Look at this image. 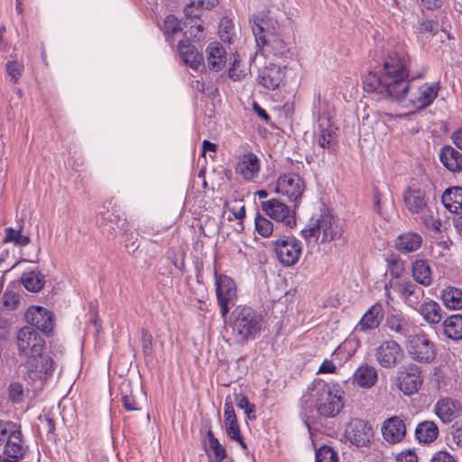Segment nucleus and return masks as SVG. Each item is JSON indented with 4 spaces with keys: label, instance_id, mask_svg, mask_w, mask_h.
I'll return each instance as SVG.
<instances>
[{
    "label": "nucleus",
    "instance_id": "1",
    "mask_svg": "<svg viewBox=\"0 0 462 462\" xmlns=\"http://www.w3.org/2000/svg\"><path fill=\"white\" fill-rule=\"evenodd\" d=\"M410 58L402 50L389 51L383 57L382 72H369L363 80L364 89L366 92L377 93L383 97L393 101L402 102L410 89L411 81L407 70Z\"/></svg>",
    "mask_w": 462,
    "mask_h": 462
},
{
    "label": "nucleus",
    "instance_id": "2",
    "mask_svg": "<svg viewBox=\"0 0 462 462\" xmlns=\"http://www.w3.org/2000/svg\"><path fill=\"white\" fill-rule=\"evenodd\" d=\"M262 322L263 316L245 305L236 306L229 317V327L239 344L255 339L261 331Z\"/></svg>",
    "mask_w": 462,
    "mask_h": 462
},
{
    "label": "nucleus",
    "instance_id": "3",
    "mask_svg": "<svg viewBox=\"0 0 462 462\" xmlns=\"http://www.w3.org/2000/svg\"><path fill=\"white\" fill-rule=\"evenodd\" d=\"M252 31L256 44L262 49L263 55L283 57L287 53L288 49L284 41L266 14H261L254 17Z\"/></svg>",
    "mask_w": 462,
    "mask_h": 462
},
{
    "label": "nucleus",
    "instance_id": "4",
    "mask_svg": "<svg viewBox=\"0 0 462 462\" xmlns=\"http://www.w3.org/2000/svg\"><path fill=\"white\" fill-rule=\"evenodd\" d=\"M312 393L317 412L322 417L335 418L344 408L345 393L337 383L317 380Z\"/></svg>",
    "mask_w": 462,
    "mask_h": 462
},
{
    "label": "nucleus",
    "instance_id": "5",
    "mask_svg": "<svg viewBox=\"0 0 462 462\" xmlns=\"http://www.w3.org/2000/svg\"><path fill=\"white\" fill-rule=\"evenodd\" d=\"M322 233L321 243L333 241L341 237L343 227L338 217L328 211L321 213L318 217H312L305 228L302 236L308 241H316Z\"/></svg>",
    "mask_w": 462,
    "mask_h": 462
},
{
    "label": "nucleus",
    "instance_id": "6",
    "mask_svg": "<svg viewBox=\"0 0 462 462\" xmlns=\"http://www.w3.org/2000/svg\"><path fill=\"white\" fill-rule=\"evenodd\" d=\"M55 369L54 358L50 354L41 353L27 358L23 364V378L29 384L38 383L42 387L52 377Z\"/></svg>",
    "mask_w": 462,
    "mask_h": 462
},
{
    "label": "nucleus",
    "instance_id": "7",
    "mask_svg": "<svg viewBox=\"0 0 462 462\" xmlns=\"http://www.w3.org/2000/svg\"><path fill=\"white\" fill-rule=\"evenodd\" d=\"M214 278L217 304L220 308L221 317L225 319L234 306L237 298L236 286L232 278L226 274L218 273L214 267Z\"/></svg>",
    "mask_w": 462,
    "mask_h": 462
},
{
    "label": "nucleus",
    "instance_id": "8",
    "mask_svg": "<svg viewBox=\"0 0 462 462\" xmlns=\"http://www.w3.org/2000/svg\"><path fill=\"white\" fill-rule=\"evenodd\" d=\"M274 251L279 262L287 267L295 265L301 255V243L294 236H282L274 243Z\"/></svg>",
    "mask_w": 462,
    "mask_h": 462
},
{
    "label": "nucleus",
    "instance_id": "9",
    "mask_svg": "<svg viewBox=\"0 0 462 462\" xmlns=\"http://www.w3.org/2000/svg\"><path fill=\"white\" fill-rule=\"evenodd\" d=\"M19 355L27 356H39L45 346V340L32 327L22 328L16 337Z\"/></svg>",
    "mask_w": 462,
    "mask_h": 462
},
{
    "label": "nucleus",
    "instance_id": "10",
    "mask_svg": "<svg viewBox=\"0 0 462 462\" xmlns=\"http://www.w3.org/2000/svg\"><path fill=\"white\" fill-rule=\"evenodd\" d=\"M423 382L420 368L410 363L401 366L396 375V386L405 395H411L417 393Z\"/></svg>",
    "mask_w": 462,
    "mask_h": 462
},
{
    "label": "nucleus",
    "instance_id": "11",
    "mask_svg": "<svg viewBox=\"0 0 462 462\" xmlns=\"http://www.w3.org/2000/svg\"><path fill=\"white\" fill-rule=\"evenodd\" d=\"M407 350L410 356L420 363H430L436 357V347L425 334L411 335Z\"/></svg>",
    "mask_w": 462,
    "mask_h": 462
},
{
    "label": "nucleus",
    "instance_id": "12",
    "mask_svg": "<svg viewBox=\"0 0 462 462\" xmlns=\"http://www.w3.org/2000/svg\"><path fill=\"white\" fill-rule=\"evenodd\" d=\"M261 208L273 220L283 224L289 228L296 226V217L289 207L277 199L261 202Z\"/></svg>",
    "mask_w": 462,
    "mask_h": 462
},
{
    "label": "nucleus",
    "instance_id": "13",
    "mask_svg": "<svg viewBox=\"0 0 462 462\" xmlns=\"http://www.w3.org/2000/svg\"><path fill=\"white\" fill-rule=\"evenodd\" d=\"M403 357V349L393 339L383 341L375 351L376 361L383 368L395 367Z\"/></svg>",
    "mask_w": 462,
    "mask_h": 462
},
{
    "label": "nucleus",
    "instance_id": "14",
    "mask_svg": "<svg viewBox=\"0 0 462 462\" xmlns=\"http://www.w3.org/2000/svg\"><path fill=\"white\" fill-rule=\"evenodd\" d=\"M346 437L357 447H366L374 436L372 426L362 419H353L346 425Z\"/></svg>",
    "mask_w": 462,
    "mask_h": 462
},
{
    "label": "nucleus",
    "instance_id": "15",
    "mask_svg": "<svg viewBox=\"0 0 462 462\" xmlns=\"http://www.w3.org/2000/svg\"><path fill=\"white\" fill-rule=\"evenodd\" d=\"M394 289L402 301L414 310L418 309L425 295L424 290L409 279L397 282Z\"/></svg>",
    "mask_w": 462,
    "mask_h": 462
},
{
    "label": "nucleus",
    "instance_id": "16",
    "mask_svg": "<svg viewBox=\"0 0 462 462\" xmlns=\"http://www.w3.org/2000/svg\"><path fill=\"white\" fill-rule=\"evenodd\" d=\"M26 321L45 335L51 333L54 326L53 313L42 306H31L25 313Z\"/></svg>",
    "mask_w": 462,
    "mask_h": 462
},
{
    "label": "nucleus",
    "instance_id": "17",
    "mask_svg": "<svg viewBox=\"0 0 462 462\" xmlns=\"http://www.w3.org/2000/svg\"><path fill=\"white\" fill-rule=\"evenodd\" d=\"M5 440V454L19 462L23 459L28 451V446L24 444L23 436L21 430V427L14 423V427L10 429Z\"/></svg>",
    "mask_w": 462,
    "mask_h": 462
},
{
    "label": "nucleus",
    "instance_id": "18",
    "mask_svg": "<svg viewBox=\"0 0 462 462\" xmlns=\"http://www.w3.org/2000/svg\"><path fill=\"white\" fill-rule=\"evenodd\" d=\"M382 435L383 439L390 444L401 443L406 436L407 425L402 416L393 415L383 422Z\"/></svg>",
    "mask_w": 462,
    "mask_h": 462
},
{
    "label": "nucleus",
    "instance_id": "19",
    "mask_svg": "<svg viewBox=\"0 0 462 462\" xmlns=\"http://www.w3.org/2000/svg\"><path fill=\"white\" fill-rule=\"evenodd\" d=\"M303 189L304 182L298 174H284L277 180L275 192L295 201L301 197Z\"/></svg>",
    "mask_w": 462,
    "mask_h": 462
},
{
    "label": "nucleus",
    "instance_id": "20",
    "mask_svg": "<svg viewBox=\"0 0 462 462\" xmlns=\"http://www.w3.org/2000/svg\"><path fill=\"white\" fill-rule=\"evenodd\" d=\"M384 326L393 333L396 334L397 338L409 337L412 329V325L409 318L401 310H393L387 313Z\"/></svg>",
    "mask_w": 462,
    "mask_h": 462
},
{
    "label": "nucleus",
    "instance_id": "21",
    "mask_svg": "<svg viewBox=\"0 0 462 462\" xmlns=\"http://www.w3.org/2000/svg\"><path fill=\"white\" fill-rule=\"evenodd\" d=\"M383 307L380 302L373 304L362 316L356 327V331L369 332L379 328L383 320Z\"/></svg>",
    "mask_w": 462,
    "mask_h": 462
},
{
    "label": "nucleus",
    "instance_id": "22",
    "mask_svg": "<svg viewBox=\"0 0 462 462\" xmlns=\"http://www.w3.org/2000/svg\"><path fill=\"white\" fill-rule=\"evenodd\" d=\"M285 69L270 63L260 70L258 83L267 89L274 90L284 81Z\"/></svg>",
    "mask_w": 462,
    "mask_h": 462
},
{
    "label": "nucleus",
    "instance_id": "23",
    "mask_svg": "<svg viewBox=\"0 0 462 462\" xmlns=\"http://www.w3.org/2000/svg\"><path fill=\"white\" fill-rule=\"evenodd\" d=\"M224 421L227 436L231 439L238 441L243 448H246V444L243 440L240 428L237 423L234 405L229 397L226 399L224 404Z\"/></svg>",
    "mask_w": 462,
    "mask_h": 462
},
{
    "label": "nucleus",
    "instance_id": "24",
    "mask_svg": "<svg viewBox=\"0 0 462 462\" xmlns=\"http://www.w3.org/2000/svg\"><path fill=\"white\" fill-rule=\"evenodd\" d=\"M461 410V402L452 398H441L434 406L436 415L443 423L453 421L460 415Z\"/></svg>",
    "mask_w": 462,
    "mask_h": 462
},
{
    "label": "nucleus",
    "instance_id": "25",
    "mask_svg": "<svg viewBox=\"0 0 462 462\" xmlns=\"http://www.w3.org/2000/svg\"><path fill=\"white\" fill-rule=\"evenodd\" d=\"M188 32L183 33L185 39L178 42V52L181 60L190 68L198 69L203 64V55L189 42L187 38Z\"/></svg>",
    "mask_w": 462,
    "mask_h": 462
},
{
    "label": "nucleus",
    "instance_id": "26",
    "mask_svg": "<svg viewBox=\"0 0 462 462\" xmlns=\"http://www.w3.org/2000/svg\"><path fill=\"white\" fill-rule=\"evenodd\" d=\"M260 168L259 158L254 152H249L240 157L236 166V172L245 180H251L258 176Z\"/></svg>",
    "mask_w": 462,
    "mask_h": 462
},
{
    "label": "nucleus",
    "instance_id": "27",
    "mask_svg": "<svg viewBox=\"0 0 462 462\" xmlns=\"http://www.w3.org/2000/svg\"><path fill=\"white\" fill-rule=\"evenodd\" d=\"M440 85L439 82L423 84L418 88V95L411 98V103L417 110L425 109L430 106L438 97Z\"/></svg>",
    "mask_w": 462,
    "mask_h": 462
},
{
    "label": "nucleus",
    "instance_id": "28",
    "mask_svg": "<svg viewBox=\"0 0 462 462\" xmlns=\"http://www.w3.org/2000/svg\"><path fill=\"white\" fill-rule=\"evenodd\" d=\"M403 201L411 214H424L429 211L425 193L419 189H408L403 192Z\"/></svg>",
    "mask_w": 462,
    "mask_h": 462
},
{
    "label": "nucleus",
    "instance_id": "29",
    "mask_svg": "<svg viewBox=\"0 0 462 462\" xmlns=\"http://www.w3.org/2000/svg\"><path fill=\"white\" fill-rule=\"evenodd\" d=\"M411 276L415 283L428 287L433 282V271L426 259H417L411 264Z\"/></svg>",
    "mask_w": 462,
    "mask_h": 462
},
{
    "label": "nucleus",
    "instance_id": "30",
    "mask_svg": "<svg viewBox=\"0 0 462 462\" xmlns=\"http://www.w3.org/2000/svg\"><path fill=\"white\" fill-rule=\"evenodd\" d=\"M208 67L214 71H220L226 65V52L218 42H210L206 48Z\"/></svg>",
    "mask_w": 462,
    "mask_h": 462
},
{
    "label": "nucleus",
    "instance_id": "31",
    "mask_svg": "<svg viewBox=\"0 0 462 462\" xmlns=\"http://www.w3.org/2000/svg\"><path fill=\"white\" fill-rule=\"evenodd\" d=\"M439 160L445 168L452 172L462 171V153L450 145L440 149Z\"/></svg>",
    "mask_w": 462,
    "mask_h": 462
},
{
    "label": "nucleus",
    "instance_id": "32",
    "mask_svg": "<svg viewBox=\"0 0 462 462\" xmlns=\"http://www.w3.org/2000/svg\"><path fill=\"white\" fill-rule=\"evenodd\" d=\"M422 241V236L419 233L406 232L397 237L395 247L402 254L413 253L420 248Z\"/></svg>",
    "mask_w": 462,
    "mask_h": 462
},
{
    "label": "nucleus",
    "instance_id": "33",
    "mask_svg": "<svg viewBox=\"0 0 462 462\" xmlns=\"http://www.w3.org/2000/svg\"><path fill=\"white\" fill-rule=\"evenodd\" d=\"M376 369L367 364L360 365L353 374V383L362 388L369 389L377 382Z\"/></svg>",
    "mask_w": 462,
    "mask_h": 462
},
{
    "label": "nucleus",
    "instance_id": "34",
    "mask_svg": "<svg viewBox=\"0 0 462 462\" xmlns=\"http://www.w3.org/2000/svg\"><path fill=\"white\" fill-rule=\"evenodd\" d=\"M414 434L420 443L430 444L439 437V430L434 421L423 420L416 426Z\"/></svg>",
    "mask_w": 462,
    "mask_h": 462
},
{
    "label": "nucleus",
    "instance_id": "35",
    "mask_svg": "<svg viewBox=\"0 0 462 462\" xmlns=\"http://www.w3.org/2000/svg\"><path fill=\"white\" fill-rule=\"evenodd\" d=\"M417 310L429 324H439L443 318L442 308L438 302L432 300H428L420 303Z\"/></svg>",
    "mask_w": 462,
    "mask_h": 462
},
{
    "label": "nucleus",
    "instance_id": "36",
    "mask_svg": "<svg viewBox=\"0 0 462 462\" xmlns=\"http://www.w3.org/2000/svg\"><path fill=\"white\" fill-rule=\"evenodd\" d=\"M442 203L451 213L462 210V188L458 186L447 189L442 194Z\"/></svg>",
    "mask_w": 462,
    "mask_h": 462
},
{
    "label": "nucleus",
    "instance_id": "37",
    "mask_svg": "<svg viewBox=\"0 0 462 462\" xmlns=\"http://www.w3.org/2000/svg\"><path fill=\"white\" fill-rule=\"evenodd\" d=\"M23 286L29 291L39 292L46 282L45 276L38 269L24 272L20 279Z\"/></svg>",
    "mask_w": 462,
    "mask_h": 462
},
{
    "label": "nucleus",
    "instance_id": "38",
    "mask_svg": "<svg viewBox=\"0 0 462 462\" xmlns=\"http://www.w3.org/2000/svg\"><path fill=\"white\" fill-rule=\"evenodd\" d=\"M158 26L163 32L165 42L170 46H173L175 35L182 32L181 22L175 15L169 14Z\"/></svg>",
    "mask_w": 462,
    "mask_h": 462
},
{
    "label": "nucleus",
    "instance_id": "39",
    "mask_svg": "<svg viewBox=\"0 0 462 462\" xmlns=\"http://www.w3.org/2000/svg\"><path fill=\"white\" fill-rule=\"evenodd\" d=\"M102 222L100 225L103 226V231L106 230L104 226L106 223L115 224L118 228L124 229L126 226V217L125 212L117 206H113L110 209L101 211L99 213Z\"/></svg>",
    "mask_w": 462,
    "mask_h": 462
},
{
    "label": "nucleus",
    "instance_id": "40",
    "mask_svg": "<svg viewBox=\"0 0 462 462\" xmlns=\"http://www.w3.org/2000/svg\"><path fill=\"white\" fill-rule=\"evenodd\" d=\"M207 438L208 440V448L206 447L205 450L209 462H222L226 457L225 448L219 443L210 429L207 432Z\"/></svg>",
    "mask_w": 462,
    "mask_h": 462
},
{
    "label": "nucleus",
    "instance_id": "41",
    "mask_svg": "<svg viewBox=\"0 0 462 462\" xmlns=\"http://www.w3.org/2000/svg\"><path fill=\"white\" fill-rule=\"evenodd\" d=\"M444 334L452 340L462 339V315L455 314L443 322Z\"/></svg>",
    "mask_w": 462,
    "mask_h": 462
},
{
    "label": "nucleus",
    "instance_id": "42",
    "mask_svg": "<svg viewBox=\"0 0 462 462\" xmlns=\"http://www.w3.org/2000/svg\"><path fill=\"white\" fill-rule=\"evenodd\" d=\"M441 299L448 309H462V289L451 286L447 287L441 292Z\"/></svg>",
    "mask_w": 462,
    "mask_h": 462
},
{
    "label": "nucleus",
    "instance_id": "43",
    "mask_svg": "<svg viewBox=\"0 0 462 462\" xmlns=\"http://www.w3.org/2000/svg\"><path fill=\"white\" fill-rule=\"evenodd\" d=\"M23 225L20 224L17 228L6 227L5 230L4 243H13L14 245L23 247L29 245V236L23 234Z\"/></svg>",
    "mask_w": 462,
    "mask_h": 462
},
{
    "label": "nucleus",
    "instance_id": "44",
    "mask_svg": "<svg viewBox=\"0 0 462 462\" xmlns=\"http://www.w3.org/2000/svg\"><path fill=\"white\" fill-rule=\"evenodd\" d=\"M317 143L321 149L327 150L329 153L334 152L337 146L336 131L330 127L320 128L317 136Z\"/></svg>",
    "mask_w": 462,
    "mask_h": 462
},
{
    "label": "nucleus",
    "instance_id": "45",
    "mask_svg": "<svg viewBox=\"0 0 462 462\" xmlns=\"http://www.w3.org/2000/svg\"><path fill=\"white\" fill-rule=\"evenodd\" d=\"M218 0H189L184 7V14L188 17L198 18L204 9H211L216 6Z\"/></svg>",
    "mask_w": 462,
    "mask_h": 462
},
{
    "label": "nucleus",
    "instance_id": "46",
    "mask_svg": "<svg viewBox=\"0 0 462 462\" xmlns=\"http://www.w3.org/2000/svg\"><path fill=\"white\" fill-rule=\"evenodd\" d=\"M235 402L236 406L243 410L249 420H255V406L251 403L244 393H235Z\"/></svg>",
    "mask_w": 462,
    "mask_h": 462
},
{
    "label": "nucleus",
    "instance_id": "47",
    "mask_svg": "<svg viewBox=\"0 0 462 462\" xmlns=\"http://www.w3.org/2000/svg\"><path fill=\"white\" fill-rule=\"evenodd\" d=\"M218 33L224 42L232 43L235 36L234 23L231 19L223 17L219 23Z\"/></svg>",
    "mask_w": 462,
    "mask_h": 462
},
{
    "label": "nucleus",
    "instance_id": "48",
    "mask_svg": "<svg viewBox=\"0 0 462 462\" xmlns=\"http://www.w3.org/2000/svg\"><path fill=\"white\" fill-rule=\"evenodd\" d=\"M255 228L260 236L263 237H269L274 231V225L271 220L263 217L261 215H257L255 217Z\"/></svg>",
    "mask_w": 462,
    "mask_h": 462
},
{
    "label": "nucleus",
    "instance_id": "49",
    "mask_svg": "<svg viewBox=\"0 0 462 462\" xmlns=\"http://www.w3.org/2000/svg\"><path fill=\"white\" fill-rule=\"evenodd\" d=\"M316 462H338L337 453L329 446L323 445L315 455Z\"/></svg>",
    "mask_w": 462,
    "mask_h": 462
},
{
    "label": "nucleus",
    "instance_id": "50",
    "mask_svg": "<svg viewBox=\"0 0 462 462\" xmlns=\"http://www.w3.org/2000/svg\"><path fill=\"white\" fill-rule=\"evenodd\" d=\"M420 219L427 228L439 233L442 231V222L439 218L435 217L432 209L429 208L427 213L421 214Z\"/></svg>",
    "mask_w": 462,
    "mask_h": 462
},
{
    "label": "nucleus",
    "instance_id": "51",
    "mask_svg": "<svg viewBox=\"0 0 462 462\" xmlns=\"http://www.w3.org/2000/svg\"><path fill=\"white\" fill-rule=\"evenodd\" d=\"M184 24L186 27L189 28V32L190 35H193L194 38H200V35L198 34L204 32V24L201 20V15H199L198 18L188 17L185 15Z\"/></svg>",
    "mask_w": 462,
    "mask_h": 462
},
{
    "label": "nucleus",
    "instance_id": "52",
    "mask_svg": "<svg viewBox=\"0 0 462 462\" xmlns=\"http://www.w3.org/2000/svg\"><path fill=\"white\" fill-rule=\"evenodd\" d=\"M8 400L13 403H20L23 401V386L19 382H12L7 390Z\"/></svg>",
    "mask_w": 462,
    "mask_h": 462
},
{
    "label": "nucleus",
    "instance_id": "53",
    "mask_svg": "<svg viewBox=\"0 0 462 462\" xmlns=\"http://www.w3.org/2000/svg\"><path fill=\"white\" fill-rule=\"evenodd\" d=\"M5 69L8 76L11 78L13 83H16L23 71V65L15 60H9L5 64Z\"/></svg>",
    "mask_w": 462,
    "mask_h": 462
},
{
    "label": "nucleus",
    "instance_id": "54",
    "mask_svg": "<svg viewBox=\"0 0 462 462\" xmlns=\"http://www.w3.org/2000/svg\"><path fill=\"white\" fill-rule=\"evenodd\" d=\"M168 257L171 263L182 273L185 272V254L181 250H170L168 252Z\"/></svg>",
    "mask_w": 462,
    "mask_h": 462
},
{
    "label": "nucleus",
    "instance_id": "55",
    "mask_svg": "<svg viewBox=\"0 0 462 462\" xmlns=\"http://www.w3.org/2000/svg\"><path fill=\"white\" fill-rule=\"evenodd\" d=\"M438 22L434 20L420 19L417 30L420 33H430L434 36L438 32Z\"/></svg>",
    "mask_w": 462,
    "mask_h": 462
},
{
    "label": "nucleus",
    "instance_id": "56",
    "mask_svg": "<svg viewBox=\"0 0 462 462\" xmlns=\"http://www.w3.org/2000/svg\"><path fill=\"white\" fill-rule=\"evenodd\" d=\"M38 420L43 425V428L47 432L48 439H56L57 434L55 432L54 420L49 414L44 415V416L40 415L38 417Z\"/></svg>",
    "mask_w": 462,
    "mask_h": 462
},
{
    "label": "nucleus",
    "instance_id": "57",
    "mask_svg": "<svg viewBox=\"0 0 462 462\" xmlns=\"http://www.w3.org/2000/svg\"><path fill=\"white\" fill-rule=\"evenodd\" d=\"M450 434L454 444L462 448V420L455 421L451 427Z\"/></svg>",
    "mask_w": 462,
    "mask_h": 462
},
{
    "label": "nucleus",
    "instance_id": "58",
    "mask_svg": "<svg viewBox=\"0 0 462 462\" xmlns=\"http://www.w3.org/2000/svg\"><path fill=\"white\" fill-rule=\"evenodd\" d=\"M429 462H457V458L447 450L435 452Z\"/></svg>",
    "mask_w": 462,
    "mask_h": 462
},
{
    "label": "nucleus",
    "instance_id": "59",
    "mask_svg": "<svg viewBox=\"0 0 462 462\" xmlns=\"http://www.w3.org/2000/svg\"><path fill=\"white\" fill-rule=\"evenodd\" d=\"M123 406L126 411H140L141 406L137 402L135 397L131 393L129 395H125L122 398Z\"/></svg>",
    "mask_w": 462,
    "mask_h": 462
},
{
    "label": "nucleus",
    "instance_id": "60",
    "mask_svg": "<svg viewBox=\"0 0 462 462\" xmlns=\"http://www.w3.org/2000/svg\"><path fill=\"white\" fill-rule=\"evenodd\" d=\"M152 337L146 329H142L143 351L144 355H149L152 351Z\"/></svg>",
    "mask_w": 462,
    "mask_h": 462
},
{
    "label": "nucleus",
    "instance_id": "61",
    "mask_svg": "<svg viewBox=\"0 0 462 462\" xmlns=\"http://www.w3.org/2000/svg\"><path fill=\"white\" fill-rule=\"evenodd\" d=\"M5 306L14 310L19 303V297L15 293H5L3 296Z\"/></svg>",
    "mask_w": 462,
    "mask_h": 462
},
{
    "label": "nucleus",
    "instance_id": "62",
    "mask_svg": "<svg viewBox=\"0 0 462 462\" xmlns=\"http://www.w3.org/2000/svg\"><path fill=\"white\" fill-rule=\"evenodd\" d=\"M396 462H418V457L415 452L408 450L400 453L396 457Z\"/></svg>",
    "mask_w": 462,
    "mask_h": 462
},
{
    "label": "nucleus",
    "instance_id": "63",
    "mask_svg": "<svg viewBox=\"0 0 462 462\" xmlns=\"http://www.w3.org/2000/svg\"><path fill=\"white\" fill-rule=\"evenodd\" d=\"M123 230H124V235L126 236L125 247L128 249H132L133 252H134L139 247V245L137 244V239L135 238L134 240V237H133L134 233L133 232H128V230L125 227Z\"/></svg>",
    "mask_w": 462,
    "mask_h": 462
},
{
    "label": "nucleus",
    "instance_id": "64",
    "mask_svg": "<svg viewBox=\"0 0 462 462\" xmlns=\"http://www.w3.org/2000/svg\"><path fill=\"white\" fill-rule=\"evenodd\" d=\"M12 427H14V422L0 420V444L5 440V438Z\"/></svg>",
    "mask_w": 462,
    "mask_h": 462
}]
</instances>
